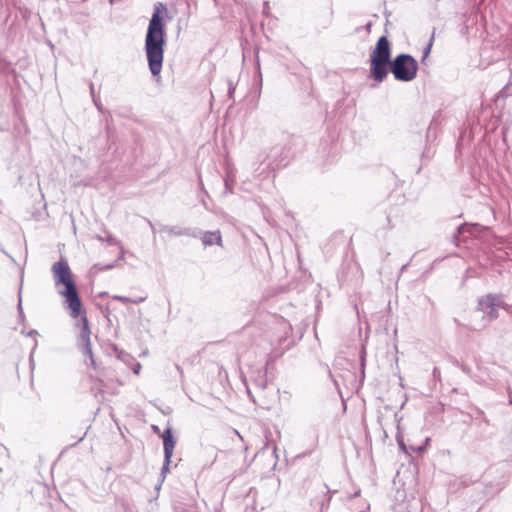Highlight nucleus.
Instances as JSON below:
<instances>
[{
    "instance_id": "obj_1",
    "label": "nucleus",
    "mask_w": 512,
    "mask_h": 512,
    "mask_svg": "<svg viewBox=\"0 0 512 512\" xmlns=\"http://www.w3.org/2000/svg\"><path fill=\"white\" fill-rule=\"evenodd\" d=\"M161 9L165 10L163 4L158 3L149 21L145 38V51L153 76L160 74L164 59L165 29L160 16Z\"/></svg>"
},
{
    "instance_id": "obj_2",
    "label": "nucleus",
    "mask_w": 512,
    "mask_h": 512,
    "mask_svg": "<svg viewBox=\"0 0 512 512\" xmlns=\"http://www.w3.org/2000/svg\"><path fill=\"white\" fill-rule=\"evenodd\" d=\"M52 273L58 293L65 298L70 315L76 318L80 315L81 301L72 279L71 270L66 260H60L52 265Z\"/></svg>"
},
{
    "instance_id": "obj_3",
    "label": "nucleus",
    "mask_w": 512,
    "mask_h": 512,
    "mask_svg": "<svg viewBox=\"0 0 512 512\" xmlns=\"http://www.w3.org/2000/svg\"><path fill=\"white\" fill-rule=\"evenodd\" d=\"M391 46L386 36L378 39L374 50L370 55V76L376 82L381 83L388 75V66L391 61Z\"/></svg>"
},
{
    "instance_id": "obj_4",
    "label": "nucleus",
    "mask_w": 512,
    "mask_h": 512,
    "mask_svg": "<svg viewBox=\"0 0 512 512\" xmlns=\"http://www.w3.org/2000/svg\"><path fill=\"white\" fill-rule=\"evenodd\" d=\"M391 72L398 81H412L418 71V63L409 54H400L394 58L390 64Z\"/></svg>"
},
{
    "instance_id": "obj_5",
    "label": "nucleus",
    "mask_w": 512,
    "mask_h": 512,
    "mask_svg": "<svg viewBox=\"0 0 512 512\" xmlns=\"http://www.w3.org/2000/svg\"><path fill=\"white\" fill-rule=\"evenodd\" d=\"M479 311L483 313V319L487 322L498 317V309L502 307L503 301L500 296L487 295L479 300Z\"/></svg>"
},
{
    "instance_id": "obj_6",
    "label": "nucleus",
    "mask_w": 512,
    "mask_h": 512,
    "mask_svg": "<svg viewBox=\"0 0 512 512\" xmlns=\"http://www.w3.org/2000/svg\"><path fill=\"white\" fill-rule=\"evenodd\" d=\"M78 345L79 348L83 352H91V344H90V330L88 327V321L86 317L81 319L80 325V333L78 337Z\"/></svg>"
},
{
    "instance_id": "obj_7",
    "label": "nucleus",
    "mask_w": 512,
    "mask_h": 512,
    "mask_svg": "<svg viewBox=\"0 0 512 512\" xmlns=\"http://www.w3.org/2000/svg\"><path fill=\"white\" fill-rule=\"evenodd\" d=\"M199 237L205 247L212 246L214 244L222 246V236L219 230L201 232Z\"/></svg>"
},
{
    "instance_id": "obj_8",
    "label": "nucleus",
    "mask_w": 512,
    "mask_h": 512,
    "mask_svg": "<svg viewBox=\"0 0 512 512\" xmlns=\"http://www.w3.org/2000/svg\"><path fill=\"white\" fill-rule=\"evenodd\" d=\"M162 438H163L165 459L167 462H170V459L173 455V451L175 448V441L173 439L171 429H166L162 434Z\"/></svg>"
},
{
    "instance_id": "obj_9",
    "label": "nucleus",
    "mask_w": 512,
    "mask_h": 512,
    "mask_svg": "<svg viewBox=\"0 0 512 512\" xmlns=\"http://www.w3.org/2000/svg\"><path fill=\"white\" fill-rule=\"evenodd\" d=\"M113 299L117 300V301H120L124 304H127V303H140V302H143L144 301V298H139L138 300H132L128 297H125V296H121V295H114L113 296Z\"/></svg>"
},
{
    "instance_id": "obj_10",
    "label": "nucleus",
    "mask_w": 512,
    "mask_h": 512,
    "mask_svg": "<svg viewBox=\"0 0 512 512\" xmlns=\"http://www.w3.org/2000/svg\"><path fill=\"white\" fill-rule=\"evenodd\" d=\"M166 232L174 235H184L186 234L184 230L179 229L177 227H167L164 229Z\"/></svg>"
},
{
    "instance_id": "obj_11",
    "label": "nucleus",
    "mask_w": 512,
    "mask_h": 512,
    "mask_svg": "<svg viewBox=\"0 0 512 512\" xmlns=\"http://www.w3.org/2000/svg\"><path fill=\"white\" fill-rule=\"evenodd\" d=\"M235 89H236V85L233 83V81L229 80L228 81V94H229V97H231V98L233 97Z\"/></svg>"
},
{
    "instance_id": "obj_12",
    "label": "nucleus",
    "mask_w": 512,
    "mask_h": 512,
    "mask_svg": "<svg viewBox=\"0 0 512 512\" xmlns=\"http://www.w3.org/2000/svg\"><path fill=\"white\" fill-rule=\"evenodd\" d=\"M105 241H107L110 245H119L120 242L112 235H107Z\"/></svg>"
},
{
    "instance_id": "obj_13",
    "label": "nucleus",
    "mask_w": 512,
    "mask_h": 512,
    "mask_svg": "<svg viewBox=\"0 0 512 512\" xmlns=\"http://www.w3.org/2000/svg\"><path fill=\"white\" fill-rule=\"evenodd\" d=\"M18 309H19V312L22 313V300H21V297L19 298Z\"/></svg>"
},
{
    "instance_id": "obj_14",
    "label": "nucleus",
    "mask_w": 512,
    "mask_h": 512,
    "mask_svg": "<svg viewBox=\"0 0 512 512\" xmlns=\"http://www.w3.org/2000/svg\"><path fill=\"white\" fill-rule=\"evenodd\" d=\"M431 45H432V43H430L429 46L427 47V49L425 51V55H427L430 52Z\"/></svg>"
},
{
    "instance_id": "obj_15",
    "label": "nucleus",
    "mask_w": 512,
    "mask_h": 512,
    "mask_svg": "<svg viewBox=\"0 0 512 512\" xmlns=\"http://www.w3.org/2000/svg\"><path fill=\"white\" fill-rule=\"evenodd\" d=\"M485 326H486V323H484V324H483V325H481V326H476V325H474V326H473V328H474V329H479V328H482V327H485Z\"/></svg>"
},
{
    "instance_id": "obj_16",
    "label": "nucleus",
    "mask_w": 512,
    "mask_h": 512,
    "mask_svg": "<svg viewBox=\"0 0 512 512\" xmlns=\"http://www.w3.org/2000/svg\"><path fill=\"white\" fill-rule=\"evenodd\" d=\"M37 334H38V333H37V331H31V332L29 333V335H30V336H34V335H37Z\"/></svg>"
},
{
    "instance_id": "obj_17",
    "label": "nucleus",
    "mask_w": 512,
    "mask_h": 512,
    "mask_svg": "<svg viewBox=\"0 0 512 512\" xmlns=\"http://www.w3.org/2000/svg\"><path fill=\"white\" fill-rule=\"evenodd\" d=\"M139 368H140V365H137V367H135V370H134V371H135V373H136V374H138V373H139V370H138Z\"/></svg>"
},
{
    "instance_id": "obj_18",
    "label": "nucleus",
    "mask_w": 512,
    "mask_h": 512,
    "mask_svg": "<svg viewBox=\"0 0 512 512\" xmlns=\"http://www.w3.org/2000/svg\"><path fill=\"white\" fill-rule=\"evenodd\" d=\"M139 368H140V365H137V367H135V370H134V371H135V373H136V374H138V373H139V370H138Z\"/></svg>"
},
{
    "instance_id": "obj_19",
    "label": "nucleus",
    "mask_w": 512,
    "mask_h": 512,
    "mask_svg": "<svg viewBox=\"0 0 512 512\" xmlns=\"http://www.w3.org/2000/svg\"><path fill=\"white\" fill-rule=\"evenodd\" d=\"M139 368H140V365H137V367H135V370H134V371H135V373H136V374H138V373H139V370H138Z\"/></svg>"
},
{
    "instance_id": "obj_20",
    "label": "nucleus",
    "mask_w": 512,
    "mask_h": 512,
    "mask_svg": "<svg viewBox=\"0 0 512 512\" xmlns=\"http://www.w3.org/2000/svg\"><path fill=\"white\" fill-rule=\"evenodd\" d=\"M98 239H99L100 241H104V238H103V237H100V236H99V237H98Z\"/></svg>"
}]
</instances>
